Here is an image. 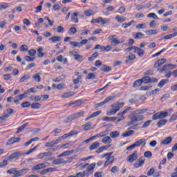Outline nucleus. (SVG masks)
<instances>
[{
    "mask_svg": "<svg viewBox=\"0 0 177 177\" xmlns=\"http://www.w3.org/2000/svg\"><path fill=\"white\" fill-rule=\"evenodd\" d=\"M124 104H125L124 102H116L115 104H111V109L109 112L106 113V115H114V114L118 113V111L121 110L122 107H124Z\"/></svg>",
    "mask_w": 177,
    "mask_h": 177,
    "instance_id": "obj_1",
    "label": "nucleus"
},
{
    "mask_svg": "<svg viewBox=\"0 0 177 177\" xmlns=\"http://www.w3.org/2000/svg\"><path fill=\"white\" fill-rule=\"evenodd\" d=\"M30 171L29 169H24L21 170H17L16 169H10L7 171V174L10 175H15L14 177L24 176Z\"/></svg>",
    "mask_w": 177,
    "mask_h": 177,
    "instance_id": "obj_2",
    "label": "nucleus"
},
{
    "mask_svg": "<svg viewBox=\"0 0 177 177\" xmlns=\"http://www.w3.org/2000/svg\"><path fill=\"white\" fill-rule=\"evenodd\" d=\"M84 114H85V111L77 112L76 113L68 117L65 122H71L73 120H77V118H80V117H84Z\"/></svg>",
    "mask_w": 177,
    "mask_h": 177,
    "instance_id": "obj_3",
    "label": "nucleus"
},
{
    "mask_svg": "<svg viewBox=\"0 0 177 177\" xmlns=\"http://www.w3.org/2000/svg\"><path fill=\"white\" fill-rule=\"evenodd\" d=\"M106 161L104 164V167L106 168L109 167L110 164H113L114 162V156H113V152L108 153V156H106Z\"/></svg>",
    "mask_w": 177,
    "mask_h": 177,
    "instance_id": "obj_4",
    "label": "nucleus"
},
{
    "mask_svg": "<svg viewBox=\"0 0 177 177\" xmlns=\"http://www.w3.org/2000/svg\"><path fill=\"white\" fill-rule=\"evenodd\" d=\"M23 156H24V153H23L20 151H17V152L12 153L9 156H8L7 160H9L10 161V160H13V159L17 160V158H19L20 157H23Z\"/></svg>",
    "mask_w": 177,
    "mask_h": 177,
    "instance_id": "obj_5",
    "label": "nucleus"
},
{
    "mask_svg": "<svg viewBox=\"0 0 177 177\" xmlns=\"http://www.w3.org/2000/svg\"><path fill=\"white\" fill-rule=\"evenodd\" d=\"M115 99V97L114 96L108 97L103 102H101L95 104V108L102 107V106H104V104H106V103H109V102H111V100H114Z\"/></svg>",
    "mask_w": 177,
    "mask_h": 177,
    "instance_id": "obj_6",
    "label": "nucleus"
},
{
    "mask_svg": "<svg viewBox=\"0 0 177 177\" xmlns=\"http://www.w3.org/2000/svg\"><path fill=\"white\" fill-rule=\"evenodd\" d=\"M133 122H139V121H143L145 116L143 115H135L131 118Z\"/></svg>",
    "mask_w": 177,
    "mask_h": 177,
    "instance_id": "obj_7",
    "label": "nucleus"
},
{
    "mask_svg": "<svg viewBox=\"0 0 177 177\" xmlns=\"http://www.w3.org/2000/svg\"><path fill=\"white\" fill-rule=\"evenodd\" d=\"M70 162H71V161H66L63 158L55 159L53 161V165H60L61 164H68Z\"/></svg>",
    "mask_w": 177,
    "mask_h": 177,
    "instance_id": "obj_8",
    "label": "nucleus"
},
{
    "mask_svg": "<svg viewBox=\"0 0 177 177\" xmlns=\"http://www.w3.org/2000/svg\"><path fill=\"white\" fill-rule=\"evenodd\" d=\"M20 140H21L20 138H11L7 141L6 145L12 146V145H15V143H19Z\"/></svg>",
    "mask_w": 177,
    "mask_h": 177,
    "instance_id": "obj_9",
    "label": "nucleus"
},
{
    "mask_svg": "<svg viewBox=\"0 0 177 177\" xmlns=\"http://www.w3.org/2000/svg\"><path fill=\"white\" fill-rule=\"evenodd\" d=\"M145 157L140 158L134 164V168H140L145 164Z\"/></svg>",
    "mask_w": 177,
    "mask_h": 177,
    "instance_id": "obj_10",
    "label": "nucleus"
},
{
    "mask_svg": "<svg viewBox=\"0 0 177 177\" xmlns=\"http://www.w3.org/2000/svg\"><path fill=\"white\" fill-rule=\"evenodd\" d=\"M136 160H138V151H134L133 153L129 156L127 161H129V162H133V161H136Z\"/></svg>",
    "mask_w": 177,
    "mask_h": 177,
    "instance_id": "obj_11",
    "label": "nucleus"
},
{
    "mask_svg": "<svg viewBox=\"0 0 177 177\" xmlns=\"http://www.w3.org/2000/svg\"><path fill=\"white\" fill-rule=\"evenodd\" d=\"M74 153H75V150L66 151L58 155L57 158H61V157H68L71 156V154H74Z\"/></svg>",
    "mask_w": 177,
    "mask_h": 177,
    "instance_id": "obj_12",
    "label": "nucleus"
},
{
    "mask_svg": "<svg viewBox=\"0 0 177 177\" xmlns=\"http://www.w3.org/2000/svg\"><path fill=\"white\" fill-rule=\"evenodd\" d=\"M134 53L138 55L139 57L145 56V50L139 47L134 46Z\"/></svg>",
    "mask_w": 177,
    "mask_h": 177,
    "instance_id": "obj_13",
    "label": "nucleus"
},
{
    "mask_svg": "<svg viewBox=\"0 0 177 177\" xmlns=\"http://www.w3.org/2000/svg\"><path fill=\"white\" fill-rule=\"evenodd\" d=\"M165 63H167V59L165 58L160 59L154 63L153 67L154 68H158L160 66H162V64H165Z\"/></svg>",
    "mask_w": 177,
    "mask_h": 177,
    "instance_id": "obj_14",
    "label": "nucleus"
},
{
    "mask_svg": "<svg viewBox=\"0 0 177 177\" xmlns=\"http://www.w3.org/2000/svg\"><path fill=\"white\" fill-rule=\"evenodd\" d=\"M95 166H96V163H92L88 167L86 170V174L88 175V176L93 174V171H95Z\"/></svg>",
    "mask_w": 177,
    "mask_h": 177,
    "instance_id": "obj_15",
    "label": "nucleus"
},
{
    "mask_svg": "<svg viewBox=\"0 0 177 177\" xmlns=\"http://www.w3.org/2000/svg\"><path fill=\"white\" fill-rule=\"evenodd\" d=\"M77 133H75L74 131H71L68 134H64V136L59 137L58 138V140L60 142H62V140H65V139H67V138H68L69 136H73V135H77Z\"/></svg>",
    "mask_w": 177,
    "mask_h": 177,
    "instance_id": "obj_16",
    "label": "nucleus"
},
{
    "mask_svg": "<svg viewBox=\"0 0 177 177\" xmlns=\"http://www.w3.org/2000/svg\"><path fill=\"white\" fill-rule=\"evenodd\" d=\"M49 165V163H40L32 167V171H39V169H42V168H46V167Z\"/></svg>",
    "mask_w": 177,
    "mask_h": 177,
    "instance_id": "obj_17",
    "label": "nucleus"
},
{
    "mask_svg": "<svg viewBox=\"0 0 177 177\" xmlns=\"http://www.w3.org/2000/svg\"><path fill=\"white\" fill-rule=\"evenodd\" d=\"M172 111H174V109H171L167 111V112H159L160 120L161 118H166V117H168V115H171L172 114Z\"/></svg>",
    "mask_w": 177,
    "mask_h": 177,
    "instance_id": "obj_18",
    "label": "nucleus"
},
{
    "mask_svg": "<svg viewBox=\"0 0 177 177\" xmlns=\"http://www.w3.org/2000/svg\"><path fill=\"white\" fill-rule=\"evenodd\" d=\"M59 143H60V141H59V138H57V140L47 142L45 145V147H53V145H59Z\"/></svg>",
    "mask_w": 177,
    "mask_h": 177,
    "instance_id": "obj_19",
    "label": "nucleus"
},
{
    "mask_svg": "<svg viewBox=\"0 0 177 177\" xmlns=\"http://www.w3.org/2000/svg\"><path fill=\"white\" fill-rule=\"evenodd\" d=\"M133 113L137 115H142V114L147 113V109H138L134 111Z\"/></svg>",
    "mask_w": 177,
    "mask_h": 177,
    "instance_id": "obj_20",
    "label": "nucleus"
},
{
    "mask_svg": "<svg viewBox=\"0 0 177 177\" xmlns=\"http://www.w3.org/2000/svg\"><path fill=\"white\" fill-rule=\"evenodd\" d=\"M102 142L104 145H110L113 142V140H111L110 136H106L102 138Z\"/></svg>",
    "mask_w": 177,
    "mask_h": 177,
    "instance_id": "obj_21",
    "label": "nucleus"
},
{
    "mask_svg": "<svg viewBox=\"0 0 177 177\" xmlns=\"http://www.w3.org/2000/svg\"><path fill=\"white\" fill-rule=\"evenodd\" d=\"M100 146V143L99 142L96 141L94 142L90 147H89V150L90 151H92V150H96L97 147Z\"/></svg>",
    "mask_w": 177,
    "mask_h": 177,
    "instance_id": "obj_22",
    "label": "nucleus"
},
{
    "mask_svg": "<svg viewBox=\"0 0 177 177\" xmlns=\"http://www.w3.org/2000/svg\"><path fill=\"white\" fill-rule=\"evenodd\" d=\"M99 23H101L102 26H104V24H109L110 23V19L99 17Z\"/></svg>",
    "mask_w": 177,
    "mask_h": 177,
    "instance_id": "obj_23",
    "label": "nucleus"
},
{
    "mask_svg": "<svg viewBox=\"0 0 177 177\" xmlns=\"http://www.w3.org/2000/svg\"><path fill=\"white\" fill-rule=\"evenodd\" d=\"M75 95V93L71 91L68 93H64L62 95V97L63 99H68V97H71V96H74Z\"/></svg>",
    "mask_w": 177,
    "mask_h": 177,
    "instance_id": "obj_24",
    "label": "nucleus"
},
{
    "mask_svg": "<svg viewBox=\"0 0 177 177\" xmlns=\"http://www.w3.org/2000/svg\"><path fill=\"white\" fill-rule=\"evenodd\" d=\"M120 136V131H115L110 133V138L111 139H116Z\"/></svg>",
    "mask_w": 177,
    "mask_h": 177,
    "instance_id": "obj_25",
    "label": "nucleus"
},
{
    "mask_svg": "<svg viewBox=\"0 0 177 177\" xmlns=\"http://www.w3.org/2000/svg\"><path fill=\"white\" fill-rule=\"evenodd\" d=\"M171 142H172V137L169 136L166 138L165 140H163L161 143L162 145L167 146V145H170Z\"/></svg>",
    "mask_w": 177,
    "mask_h": 177,
    "instance_id": "obj_26",
    "label": "nucleus"
},
{
    "mask_svg": "<svg viewBox=\"0 0 177 177\" xmlns=\"http://www.w3.org/2000/svg\"><path fill=\"white\" fill-rule=\"evenodd\" d=\"M136 147H139V146H146V139H141L138 141H136L135 143Z\"/></svg>",
    "mask_w": 177,
    "mask_h": 177,
    "instance_id": "obj_27",
    "label": "nucleus"
},
{
    "mask_svg": "<svg viewBox=\"0 0 177 177\" xmlns=\"http://www.w3.org/2000/svg\"><path fill=\"white\" fill-rule=\"evenodd\" d=\"M135 39H142L145 37V35L142 32H138L133 35Z\"/></svg>",
    "mask_w": 177,
    "mask_h": 177,
    "instance_id": "obj_28",
    "label": "nucleus"
},
{
    "mask_svg": "<svg viewBox=\"0 0 177 177\" xmlns=\"http://www.w3.org/2000/svg\"><path fill=\"white\" fill-rule=\"evenodd\" d=\"M71 21H73V23H78V12H74L71 15Z\"/></svg>",
    "mask_w": 177,
    "mask_h": 177,
    "instance_id": "obj_29",
    "label": "nucleus"
},
{
    "mask_svg": "<svg viewBox=\"0 0 177 177\" xmlns=\"http://www.w3.org/2000/svg\"><path fill=\"white\" fill-rule=\"evenodd\" d=\"M44 48L42 47H39L37 49V57L41 59V57H44L45 55V53L43 52Z\"/></svg>",
    "mask_w": 177,
    "mask_h": 177,
    "instance_id": "obj_30",
    "label": "nucleus"
},
{
    "mask_svg": "<svg viewBox=\"0 0 177 177\" xmlns=\"http://www.w3.org/2000/svg\"><path fill=\"white\" fill-rule=\"evenodd\" d=\"M127 60L125 61V63L128 64L129 62H132V60H135L136 59V56L133 54H129V56L127 57Z\"/></svg>",
    "mask_w": 177,
    "mask_h": 177,
    "instance_id": "obj_31",
    "label": "nucleus"
},
{
    "mask_svg": "<svg viewBox=\"0 0 177 177\" xmlns=\"http://www.w3.org/2000/svg\"><path fill=\"white\" fill-rule=\"evenodd\" d=\"M134 133H135V131L129 130L125 133H123L122 134V136H123V138H128V136H132V135H133Z\"/></svg>",
    "mask_w": 177,
    "mask_h": 177,
    "instance_id": "obj_32",
    "label": "nucleus"
},
{
    "mask_svg": "<svg viewBox=\"0 0 177 177\" xmlns=\"http://www.w3.org/2000/svg\"><path fill=\"white\" fill-rule=\"evenodd\" d=\"M132 24H136V21L135 20H132L130 22L127 23V24H123L122 25V27L123 28H128V27H131V26H132Z\"/></svg>",
    "mask_w": 177,
    "mask_h": 177,
    "instance_id": "obj_33",
    "label": "nucleus"
},
{
    "mask_svg": "<svg viewBox=\"0 0 177 177\" xmlns=\"http://www.w3.org/2000/svg\"><path fill=\"white\" fill-rule=\"evenodd\" d=\"M41 104L39 102H34L30 105L31 109H34L35 110H39L41 109Z\"/></svg>",
    "mask_w": 177,
    "mask_h": 177,
    "instance_id": "obj_34",
    "label": "nucleus"
},
{
    "mask_svg": "<svg viewBox=\"0 0 177 177\" xmlns=\"http://www.w3.org/2000/svg\"><path fill=\"white\" fill-rule=\"evenodd\" d=\"M177 66L175 64H165V68H166V71H168V70H174L175 68H176Z\"/></svg>",
    "mask_w": 177,
    "mask_h": 177,
    "instance_id": "obj_35",
    "label": "nucleus"
},
{
    "mask_svg": "<svg viewBox=\"0 0 177 177\" xmlns=\"http://www.w3.org/2000/svg\"><path fill=\"white\" fill-rule=\"evenodd\" d=\"M116 120H118V118L117 117L111 118V117H107V116L102 118V121H106V122L115 121Z\"/></svg>",
    "mask_w": 177,
    "mask_h": 177,
    "instance_id": "obj_36",
    "label": "nucleus"
},
{
    "mask_svg": "<svg viewBox=\"0 0 177 177\" xmlns=\"http://www.w3.org/2000/svg\"><path fill=\"white\" fill-rule=\"evenodd\" d=\"M48 41H51L52 42H60L62 41V38L59 36H53V37L48 39Z\"/></svg>",
    "mask_w": 177,
    "mask_h": 177,
    "instance_id": "obj_37",
    "label": "nucleus"
},
{
    "mask_svg": "<svg viewBox=\"0 0 177 177\" xmlns=\"http://www.w3.org/2000/svg\"><path fill=\"white\" fill-rule=\"evenodd\" d=\"M92 122H88L84 125V131H91L92 129Z\"/></svg>",
    "mask_w": 177,
    "mask_h": 177,
    "instance_id": "obj_38",
    "label": "nucleus"
},
{
    "mask_svg": "<svg viewBox=\"0 0 177 177\" xmlns=\"http://www.w3.org/2000/svg\"><path fill=\"white\" fill-rule=\"evenodd\" d=\"M147 35H156L158 32L156 29H151L145 32Z\"/></svg>",
    "mask_w": 177,
    "mask_h": 177,
    "instance_id": "obj_39",
    "label": "nucleus"
},
{
    "mask_svg": "<svg viewBox=\"0 0 177 177\" xmlns=\"http://www.w3.org/2000/svg\"><path fill=\"white\" fill-rule=\"evenodd\" d=\"M31 76H30V75H24L22 77L20 78L19 80V82L20 83H22V82H24L26 81H27V80H30Z\"/></svg>",
    "mask_w": 177,
    "mask_h": 177,
    "instance_id": "obj_40",
    "label": "nucleus"
},
{
    "mask_svg": "<svg viewBox=\"0 0 177 177\" xmlns=\"http://www.w3.org/2000/svg\"><path fill=\"white\" fill-rule=\"evenodd\" d=\"M167 122H168V120H167L165 119H162L159 122H158V127L159 128H161V127L165 125V124H167Z\"/></svg>",
    "mask_w": 177,
    "mask_h": 177,
    "instance_id": "obj_41",
    "label": "nucleus"
},
{
    "mask_svg": "<svg viewBox=\"0 0 177 177\" xmlns=\"http://www.w3.org/2000/svg\"><path fill=\"white\" fill-rule=\"evenodd\" d=\"M176 35H177V32H174L172 34H169V35L165 36L164 39H171V38H175V37H176Z\"/></svg>",
    "mask_w": 177,
    "mask_h": 177,
    "instance_id": "obj_42",
    "label": "nucleus"
},
{
    "mask_svg": "<svg viewBox=\"0 0 177 177\" xmlns=\"http://www.w3.org/2000/svg\"><path fill=\"white\" fill-rule=\"evenodd\" d=\"M142 82L141 79H139L133 83V88H139V86H140L142 85Z\"/></svg>",
    "mask_w": 177,
    "mask_h": 177,
    "instance_id": "obj_43",
    "label": "nucleus"
},
{
    "mask_svg": "<svg viewBox=\"0 0 177 177\" xmlns=\"http://www.w3.org/2000/svg\"><path fill=\"white\" fill-rule=\"evenodd\" d=\"M168 80H162L158 84V86L159 88H162V86H164V85H165L166 84L168 83Z\"/></svg>",
    "mask_w": 177,
    "mask_h": 177,
    "instance_id": "obj_44",
    "label": "nucleus"
},
{
    "mask_svg": "<svg viewBox=\"0 0 177 177\" xmlns=\"http://www.w3.org/2000/svg\"><path fill=\"white\" fill-rule=\"evenodd\" d=\"M143 84H149L150 82V77L145 76L140 79Z\"/></svg>",
    "mask_w": 177,
    "mask_h": 177,
    "instance_id": "obj_45",
    "label": "nucleus"
},
{
    "mask_svg": "<svg viewBox=\"0 0 177 177\" xmlns=\"http://www.w3.org/2000/svg\"><path fill=\"white\" fill-rule=\"evenodd\" d=\"M32 79L36 81V82H41V75L40 73L35 74L32 76Z\"/></svg>",
    "mask_w": 177,
    "mask_h": 177,
    "instance_id": "obj_46",
    "label": "nucleus"
},
{
    "mask_svg": "<svg viewBox=\"0 0 177 177\" xmlns=\"http://www.w3.org/2000/svg\"><path fill=\"white\" fill-rule=\"evenodd\" d=\"M28 125V123H25L22 126L19 127L17 131V134L20 133V132H23V131H24V129L26 128V127H27Z\"/></svg>",
    "mask_w": 177,
    "mask_h": 177,
    "instance_id": "obj_47",
    "label": "nucleus"
},
{
    "mask_svg": "<svg viewBox=\"0 0 177 177\" xmlns=\"http://www.w3.org/2000/svg\"><path fill=\"white\" fill-rule=\"evenodd\" d=\"M115 20H117L118 23H124V21L127 20V17H120L119 15H117Z\"/></svg>",
    "mask_w": 177,
    "mask_h": 177,
    "instance_id": "obj_48",
    "label": "nucleus"
},
{
    "mask_svg": "<svg viewBox=\"0 0 177 177\" xmlns=\"http://www.w3.org/2000/svg\"><path fill=\"white\" fill-rule=\"evenodd\" d=\"M102 71L104 73H109V71H111V68L110 66L104 65L102 66Z\"/></svg>",
    "mask_w": 177,
    "mask_h": 177,
    "instance_id": "obj_49",
    "label": "nucleus"
},
{
    "mask_svg": "<svg viewBox=\"0 0 177 177\" xmlns=\"http://www.w3.org/2000/svg\"><path fill=\"white\" fill-rule=\"evenodd\" d=\"M68 32L69 35H74L77 33V28H75V27L71 28Z\"/></svg>",
    "mask_w": 177,
    "mask_h": 177,
    "instance_id": "obj_50",
    "label": "nucleus"
},
{
    "mask_svg": "<svg viewBox=\"0 0 177 177\" xmlns=\"http://www.w3.org/2000/svg\"><path fill=\"white\" fill-rule=\"evenodd\" d=\"M118 115L119 118L115 120L116 122H120V121H122L125 119V117L122 115V113H118Z\"/></svg>",
    "mask_w": 177,
    "mask_h": 177,
    "instance_id": "obj_51",
    "label": "nucleus"
},
{
    "mask_svg": "<svg viewBox=\"0 0 177 177\" xmlns=\"http://www.w3.org/2000/svg\"><path fill=\"white\" fill-rule=\"evenodd\" d=\"M152 120L153 121H156L157 120H161V118L160 116V112H158L152 115Z\"/></svg>",
    "mask_w": 177,
    "mask_h": 177,
    "instance_id": "obj_52",
    "label": "nucleus"
},
{
    "mask_svg": "<svg viewBox=\"0 0 177 177\" xmlns=\"http://www.w3.org/2000/svg\"><path fill=\"white\" fill-rule=\"evenodd\" d=\"M6 113H5L4 115H8V117H10V115L15 113V111L12 109H8L6 111Z\"/></svg>",
    "mask_w": 177,
    "mask_h": 177,
    "instance_id": "obj_53",
    "label": "nucleus"
},
{
    "mask_svg": "<svg viewBox=\"0 0 177 177\" xmlns=\"http://www.w3.org/2000/svg\"><path fill=\"white\" fill-rule=\"evenodd\" d=\"M84 15L85 16L89 17V16H93V10H87L84 12Z\"/></svg>",
    "mask_w": 177,
    "mask_h": 177,
    "instance_id": "obj_54",
    "label": "nucleus"
},
{
    "mask_svg": "<svg viewBox=\"0 0 177 177\" xmlns=\"http://www.w3.org/2000/svg\"><path fill=\"white\" fill-rule=\"evenodd\" d=\"M8 161H10L8 160V158H6V160H3L2 162H0V168H3V167H6L8 165Z\"/></svg>",
    "mask_w": 177,
    "mask_h": 177,
    "instance_id": "obj_55",
    "label": "nucleus"
},
{
    "mask_svg": "<svg viewBox=\"0 0 177 177\" xmlns=\"http://www.w3.org/2000/svg\"><path fill=\"white\" fill-rule=\"evenodd\" d=\"M8 8H9V4L8 3L0 4V10H2V9H8Z\"/></svg>",
    "mask_w": 177,
    "mask_h": 177,
    "instance_id": "obj_56",
    "label": "nucleus"
},
{
    "mask_svg": "<svg viewBox=\"0 0 177 177\" xmlns=\"http://www.w3.org/2000/svg\"><path fill=\"white\" fill-rule=\"evenodd\" d=\"M116 39H117V35H110L108 37V40L110 41V44H111V42H113V41H115Z\"/></svg>",
    "mask_w": 177,
    "mask_h": 177,
    "instance_id": "obj_57",
    "label": "nucleus"
},
{
    "mask_svg": "<svg viewBox=\"0 0 177 177\" xmlns=\"http://www.w3.org/2000/svg\"><path fill=\"white\" fill-rule=\"evenodd\" d=\"M136 28H137V30H140L142 28H147V27L146 26V24H140L136 26Z\"/></svg>",
    "mask_w": 177,
    "mask_h": 177,
    "instance_id": "obj_58",
    "label": "nucleus"
},
{
    "mask_svg": "<svg viewBox=\"0 0 177 177\" xmlns=\"http://www.w3.org/2000/svg\"><path fill=\"white\" fill-rule=\"evenodd\" d=\"M70 45H72L75 48H81L80 43L77 41H70Z\"/></svg>",
    "mask_w": 177,
    "mask_h": 177,
    "instance_id": "obj_59",
    "label": "nucleus"
},
{
    "mask_svg": "<svg viewBox=\"0 0 177 177\" xmlns=\"http://www.w3.org/2000/svg\"><path fill=\"white\" fill-rule=\"evenodd\" d=\"M147 17H151L152 19H154L155 20H158V16L156 15L155 13H149L147 15Z\"/></svg>",
    "mask_w": 177,
    "mask_h": 177,
    "instance_id": "obj_60",
    "label": "nucleus"
},
{
    "mask_svg": "<svg viewBox=\"0 0 177 177\" xmlns=\"http://www.w3.org/2000/svg\"><path fill=\"white\" fill-rule=\"evenodd\" d=\"M25 60H26L27 62H34V60H35L36 57H31L28 55H26L24 57Z\"/></svg>",
    "mask_w": 177,
    "mask_h": 177,
    "instance_id": "obj_61",
    "label": "nucleus"
},
{
    "mask_svg": "<svg viewBox=\"0 0 177 177\" xmlns=\"http://www.w3.org/2000/svg\"><path fill=\"white\" fill-rule=\"evenodd\" d=\"M26 93H37V89L34 87L26 90Z\"/></svg>",
    "mask_w": 177,
    "mask_h": 177,
    "instance_id": "obj_62",
    "label": "nucleus"
},
{
    "mask_svg": "<svg viewBox=\"0 0 177 177\" xmlns=\"http://www.w3.org/2000/svg\"><path fill=\"white\" fill-rule=\"evenodd\" d=\"M152 121L151 120H147L145 122L143 125L142 126V128H147L148 127H150V124H151Z\"/></svg>",
    "mask_w": 177,
    "mask_h": 177,
    "instance_id": "obj_63",
    "label": "nucleus"
},
{
    "mask_svg": "<svg viewBox=\"0 0 177 177\" xmlns=\"http://www.w3.org/2000/svg\"><path fill=\"white\" fill-rule=\"evenodd\" d=\"M118 167L116 166H114L111 169V172H112V174H118Z\"/></svg>",
    "mask_w": 177,
    "mask_h": 177,
    "instance_id": "obj_64",
    "label": "nucleus"
}]
</instances>
